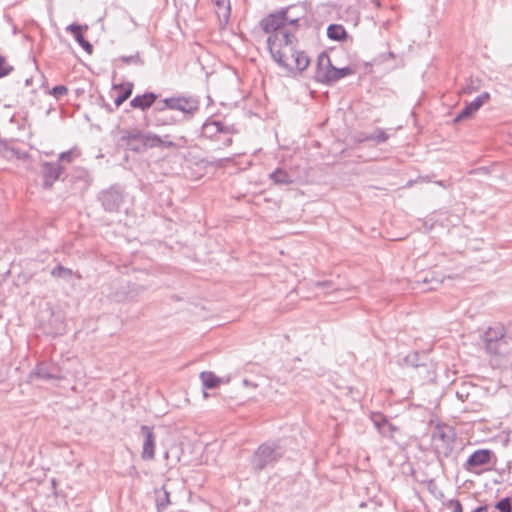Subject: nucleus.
Instances as JSON below:
<instances>
[{
    "label": "nucleus",
    "mask_w": 512,
    "mask_h": 512,
    "mask_svg": "<svg viewBox=\"0 0 512 512\" xmlns=\"http://www.w3.org/2000/svg\"><path fill=\"white\" fill-rule=\"evenodd\" d=\"M512 512V502L510 497H505L498 501L495 505L490 506L489 512Z\"/></svg>",
    "instance_id": "21"
},
{
    "label": "nucleus",
    "mask_w": 512,
    "mask_h": 512,
    "mask_svg": "<svg viewBox=\"0 0 512 512\" xmlns=\"http://www.w3.org/2000/svg\"><path fill=\"white\" fill-rule=\"evenodd\" d=\"M132 93V90L131 88L125 90L122 94L118 95L115 100H114V103L117 107H119L124 101H126L130 95Z\"/></svg>",
    "instance_id": "30"
},
{
    "label": "nucleus",
    "mask_w": 512,
    "mask_h": 512,
    "mask_svg": "<svg viewBox=\"0 0 512 512\" xmlns=\"http://www.w3.org/2000/svg\"><path fill=\"white\" fill-rule=\"evenodd\" d=\"M277 42L280 44L278 54L272 49H269V51L274 61L280 67L288 72H302L308 67L310 60L303 51L296 48L297 39L294 35L282 38V40Z\"/></svg>",
    "instance_id": "1"
},
{
    "label": "nucleus",
    "mask_w": 512,
    "mask_h": 512,
    "mask_svg": "<svg viewBox=\"0 0 512 512\" xmlns=\"http://www.w3.org/2000/svg\"><path fill=\"white\" fill-rule=\"evenodd\" d=\"M157 109L159 111L164 109L178 110L191 115L199 109V102L194 98L172 97L164 99L162 105Z\"/></svg>",
    "instance_id": "8"
},
{
    "label": "nucleus",
    "mask_w": 512,
    "mask_h": 512,
    "mask_svg": "<svg viewBox=\"0 0 512 512\" xmlns=\"http://www.w3.org/2000/svg\"><path fill=\"white\" fill-rule=\"evenodd\" d=\"M156 507L158 512H163L170 504V492L167 485H163L160 489L155 490Z\"/></svg>",
    "instance_id": "17"
},
{
    "label": "nucleus",
    "mask_w": 512,
    "mask_h": 512,
    "mask_svg": "<svg viewBox=\"0 0 512 512\" xmlns=\"http://www.w3.org/2000/svg\"><path fill=\"white\" fill-rule=\"evenodd\" d=\"M378 418H380L381 421L383 422V425H379L378 431L383 436H392L393 426L388 422V420L384 416H379Z\"/></svg>",
    "instance_id": "27"
},
{
    "label": "nucleus",
    "mask_w": 512,
    "mask_h": 512,
    "mask_svg": "<svg viewBox=\"0 0 512 512\" xmlns=\"http://www.w3.org/2000/svg\"><path fill=\"white\" fill-rule=\"evenodd\" d=\"M34 375L40 379L51 380V379H59L58 376L51 373L48 367L44 365H38L34 371Z\"/></svg>",
    "instance_id": "25"
},
{
    "label": "nucleus",
    "mask_w": 512,
    "mask_h": 512,
    "mask_svg": "<svg viewBox=\"0 0 512 512\" xmlns=\"http://www.w3.org/2000/svg\"><path fill=\"white\" fill-rule=\"evenodd\" d=\"M68 93V88L64 85H58L52 88L51 94L56 98H60Z\"/></svg>",
    "instance_id": "29"
},
{
    "label": "nucleus",
    "mask_w": 512,
    "mask_h": 512,
    "mask_svg": "<svg viewBox=\"0 0 512 512\" xmlns=\"http://www.w3.org/2000/svg\"><path fill=\"white\" fill-rule=\"evenodd\" d=\"M43 186L50 188L60 175L64 172V167L59 162H44L42 164Z\"/></svg>",
    "instance_id": "11"
},
{
    "label": "nucleus",
    "mask_w": 512,
    "mask_h": 512,
    "mask_svg": "<svg viewBox=\"0 0 512 512\" xmlns=\"http://www.w3.org/2000/svg\"><path fill=\"white\" fill-rule=\"evenodd\" d=\"M51 275L55 278H61L66 281H70V279L73 277L74 272L66 268L62 265H57L55 268L52 269Z\"/></svg>",
    "instance_id": "20"
},
{
    "label": "nucleus",
    "mask_w": 512,
    "mask_h": 512,
    "mask_svg": "<svg viewBox=\"0 0 512 512\" xmlns=\"http://www.w3.org/2000/svg\"><path fill=\"white\" fill-rule=\"evenodd\" d=\"M388 138H389L388 134L384 130L378 128L371 135H369L365 138H359L358 141L362 142L364 140H372V141L376 142L377 144H380V143L386 142L388 140Z\"/></svg>",
    "instance_id": "23"
},
{
    "label": "nucleus",
    "mask_w": 512,
    "mask_h": 512,
    "mask_svg": "<svg viewBox=\"0 0 512 512\" xmlns=\"http://www.w3.org/2000/svg\"><path fill=\"white\" fill-rule=\"evenodd\" d=\"M156 99H157V95L152 92H149V93H145L143 95H137L136 97H134L131 100L130 105L133 108L146 110L153 105V103L156 101Z\"/></svg>",
    "instance_id": "15"
},
{
    "label": "nucleus",
    "mask_w": 512,
    "mask_h": 512,
    "mask_svg": "<svg viewBox=\"0 0 512 512\" xmlns=\"http://www.w3.org/2000/svg\"><path fill=\"white\" fill-rule=\"evenodd\" d=\"M13 71V66H11L4 56L0 55V78L7 76Z\"/></svg>",
    "instance_id": "28"
},
{
    "label": "nucleus",
    "mask_w": 512,
    "mask_h": 512,
    "mask_svg": "<svg viewBox=\"0 0 512 512\" xmlns=\"http://www.w3.org/2000/svg\"><path fill=\"white\" fill-rule=\"evenodd\" d=\"M298 19H289L287 11H281L276 14H270L260 22V26L265 33L268 34V49L274 50L276 54L279 52V43L277 41L287 38L293 34L297 26Z\"/></svg>",
    "instance_id": "2"
},
{
    "label": "nucleus",
    "mask_w": 512,
    "mask_h": 512,
    "mask_svg": "<svg viewBox=\"0 0 512 512\" xmlns=\"http://www.w3.org/2000/svg\"><path fill=\"white\" fill-rule=\"evenodd\" d=\"M422 281H423L424 283H428V282H429V280H428L426 277H425V278H423V280H422ZM432 281H435V282H436V284H440V283L442 282L441 280H438V279H432ZM430 282H431V280H430Z\"/></svg>",
    "instance_id": "39"
},
{
    "label": "nucleus",
    "mask_w": 512,
    "mask_h": 512,
    "mask_svg": "<svg viewBox=\"0 0 512 512\" xmlns=\"http://www.w3.org/2000/svg\"><path fill=\"white\" fill-rule=\"evenodd\" d=\"M73 156H74V152L72 150H69V151H66V152H62L59 155V162L62 161V162L70 163L73 160Z\"/></svg>",
    "instance_id": "33"
},
{
    "label": "nucleus",
    "mask_w": 512,
    "mask_h": 512,
    "mask_svg": "<svg viewBox=\"0 0 512 512\" xmlns=\"http://www.w3.org/2000/svg\"><path fill=\"white\" fill-rule=\"evenodd\" d=\"M282 450L274 442H266L258 447L251 459V465L255 472H260L267 466L273 465L282 457Z\"/></svg>",
    "instance_id": "5"
},
{
    "label": "nucleus",
    "mask_w": 512,
    "mask_h": 512,
    "mask_svg": "<svg viewBox=\"0 0 512 512\" xmlns=\"http://www.w3.org/2000/svg\"><path fill=\"white\" fill-rule=\"evenodd\" d=\"M140 431L144 437L141 457L143 460H153L155 458L156 443V437L153 432V428L147 425H142Z\"/></svg>",
    "instance_id": "10"
},
{
    "label": "nucleus",
    "mask_w": 512,
    "mask_h": 512,
    "mask_svg": "<svg viewBox=\"0 0 512 512\" xmlns=\"http://www.w3.org/2000/svg\"><path fill=\"white\" fill-rule=\"evenodd\" d=\"M489 99H490V94L488 92H483L482 94L477 96L473 101L466 104V106L455 117L454 121L459 122L461 120L470 118Z\"/></svg>",
    "instance_id": "13"
},
{
    "label": "nucleus",
    "mask_w": 512,
    "mask_h": 512,
    "mask_svg": "<svg viewBox=\"0 0 512 512\" xmlns=\"http://www.w3.org/2000/svg\"><path fill=\"white\" fill-rule=\"evenodd\" d=\"M490 510V505H481L477 508H475L472 512H489Z\"/></svg>",
    "instance_id": "35"
},
{
    "label": "nucleus",
    "mask_w": 512,
    "mask_h": 512,
    "mask_svg": "<svg viewBox=\"0 0 512 512\" xmlns=\"http://www.w3.org/2000/svg\"><path fill=\"white\" fill-rule=\"evenodd\" d=\"M161 146H163V147H167V148H171V147H175L176 145H175V143H174V142H172V141H166V140H164V143H163Z\"/></svg>",
    "instance_id": "37"
},
{
    "label": "nucleus",
    "mask_w": 512,
    "mask_h": 512,
    "mask_svg": "<svg viewBox=\"0 0 512 512\" xmlns=\"http://www.w3.org/2000/svg\"><path fill=\"white\" fill-rule=\"evenodd\" d=\"M99 198L104 209L109 212L117 211L123 201L122 192L113 188L102 192Z\"/></svg>",
    "instance_id": "12"
},
{
    "label": "nucleus",
    "mask_w": 512,
    "mask_h": 512,
    "mask_svg": "<svg viewBox=\"0 0 512 512\" xmlns=\"http://www.w3.org/2000/svg\"><path fill=\"white\" fill-rule=\"evenodd\" d=\"M164 143V140L156 134L148 133L143 135V144L148 147H158Z\"/></svg>",
    "instance_id": "24"
},
{
    "label": "nucleus",
    "mask_w": 512,
    "mask_h": 512,
    "mask_svg": "<svg viewBox=\"0 0 512 512\" xmlns=\"http://www.w3.org/2000/svg\"><path fill=\"white\" fill-rule=\"evenodd\" d=\"M67 31L73 34L77 43L89 54L93 51V46L82 35L83 27L78 24H71L66 28Z\"/></svg>",
    "instance_id": "14"
},
{
    "label": "nucleus",
    "mask_w": 512,
    "mask_h": 512,
    "mask_svg": "<svg viewBox=\"0 0 512 512\" xmlns=\"http://www.w3.org/2000/svg\"><path fill=\"white\" fill-rule=\"evenodd\" d=\"M351 72L349 67L338 69L331 63L327 53L322 52L317 58L315 79L321 83L335 82Z\"/></svg>",
    "instance_id": "3"
},
{
    "label": "nucleus",
    "mask_w": 512,
    "mask_h": 512,
    "mask_svg": "<svg viewBox=\"0 0 512 512\" xmlns=\"http://www.w3.org/2000/svg\"><path fill=\"white\" fill-rule=\"evenodd\" d=\"M455 432L451 426L437 424L431 434L432 446L440 456L449 457L454 448Z\"/></svg>",
    "instance_id": "4"
},
{
    "label": "nucleus",
    "mask_w": 512,
    "mask_h": 512,
    "mask_svg": "<svg viewBox=\"0 0 512 512\" xmlns=\"http://www.w3.org/2000/svg\"><path fill=\"white\" fill-rule=\"evenodd\" d=\"M200 378L202 380L203 386L206 389L216 388L220 383V378H218L212 372H208V371L201 372Z\"/></svg>",
    "instance_id": "19"
},
{
    "label": "nucleus",
    "mask_w": 512,
    "mask_h": 512,
    "mask_svg": "<svg viewBox=\"0 0 512 512\" xmlns=\"http://www.w3.org/2000/svg\"><path fill=\"white\" fill-rule=\"evenodd\" d=\"M369 3L373 4L374 6H378V2L377 0H368ZM361 2H363L364 4H367V0H361Z\"/></svg>",
    "instance_id": "38"
},
{
    "label": "nucleus",
    "mask_w": 512,
    "mask_h": 512,
    "mask_svg": "<svg viewBox=\"0 0 512 512\" xmlns=\"http://www.w3.org/2000/svg\"><path fill=\"white\" fill-rule=\"evenodd\" d=\"M447 506L452 508V512H463L462 504L458 499L449 500Z\"/></svg>",
    "instance_id": "31"
},
{
    "label": "nucleus",
    "mask_w": 512,
    "mask_h": 512,
    "mask_svg": "<svg viewBox=\"0 0 512 512\" xmlns=\"http://www.w3.org/2000/svg\"><path fill=\"white\" fill-rule=\"evenodd\" d=\"M327 36L331 40L340 41L346 38L347 33L342 25L331 24L327 28Z\"/></svg>",
    "instance_id": "18"
},
{
    "label": "nucleus",
    "mask_w": 512,
    "mask_h": 512,
    "mask_svg": "<svg viewBox=\"0 0 512 512\" xmlns=\"http://www.w3.org/2000/svg\"><path fill=\"white\" fill-rule=\"evenodd\" d=\"M504 337L505 328L502 325L489 327L481 336L486 352L490 355L498 354Z\"/></svg>",
    "instance_id": "7"
},
{
    "label": "nucleus",
    "mask_w": 512,
    "mask_h": 512,
    "mask_svg": "<svg viewBox=\"0 0 512 512\" xmlns=\"http://www.w3.org/2000/svg\"><path fill=\"white\" fill-rule=\"evenodd\" d=\"M232 126L224 125V123L215 120H208L202 126V135L209 139L219 141L222 135H233Z\"/></svg>",
    "instance_id": "9"
},
{
    "label": "nucleus",
    "mask_w": 512,
    "mask_h": 512,
    "mask_svg": "<svg viewBox=\"0 0 512 512\" xmlns=\"http://www.w3.org/2000/svg\"><path fill=\"white\" fill-rule=\"evenodd\" d=\"M219 141H222L224 146H230L232 144V135H222Z\"/></svg>",
    "instance_id": "34"
},
{
    "label": "nucleus",
    "mask_w": 512,
    "mask_h": 512,
    "mask_svg": "<svg viewBox=\"0 0 512 512\" xmlns=\"http://www.w3.org/2000/svg\"><path fill=\"white\" fill-rule=\"evenodd\" d=\"M215 12L222 24H227L230 18L231 6L229 0H213Z\"/></svg>",
    "instance_id": "16"
},
{
    "label": "nucleus",
    "mask_w": 512,
    "mask_h": 512,
    "mask_svg": "<svg viewBox=\"0 0 512 512\" xmlns=\"http://www.w3.org/2000/svg\"><path fill=\"white\" fill-rule=\"evenodd\" d=\"M379 416H382L381 414H377L375 416H373V422L375 424V426L379 429V425H383V422L381 421L380 418H378Z\"/></svg>",
    "instance_id": "36"
},
{
    "label": "nucleus",
    "mask_w": 512,
    "mask_h": 512,
    "mask_svg": "<svg viewBox=\"0 0 512 512\" xmlns=\"http://www.w3.org/2000/svg\"><path fill=\"white\" fill-rule=\"evenodd\" d=\"M270 178L276 184H289L292 182L289 174L281 169H276L274 172L270 174Z\"/></svg>",
    "instance_id": "22"
},
{
    "label": "nucleus",
    "mask_w": 512,
    "mask_h": 512,
    "mask_svg": "<svg viewBox=\"0 0 512 512\" xmlns=\"http://www.w3.org/2000/svg\"><path fill=\"white\" fill-rule=\"evenodd\" d=\"M122 141H125L127 144L130 143L132 140H142L143 141V134H141L140 131L134 130V131H123Z\"/></svg>",
    "instance_id": "26"
},
{
    "label": "nucleus",
    "mask_w": 512,
    "mask_h": 512,
    "mask_svg": "<svg viewBox=\"0 0 512 512\" xmlns=\"http://www.w3.org/2000/svg\"><path fill=\"white\" fill-rule=\"evenodd\" d=\"M120 60L126 64H131V63L139 64L140 63V58H139L138 54L131 55V56H123L120 58Z\"/></svg>",
    "instance_id": "32"
},
{
    "label": "nucleus",
    "mask_w": 512,
    "mask_h": 512,
    "mask_svg": "<svg viewBox=\"0 0 512 512\" xmlns=\"http://www.w3.org/2000/svg\"><path fill=\"white\" fill-rule=\"evenodd\" d=\"M495 453L490 449H478L474 451L466 462L463 464V469L470 473L479 474L481 471L477 470L480 467L495 464Z\"/></svg>",
    "instance_id": "6"
}]
</instances>
